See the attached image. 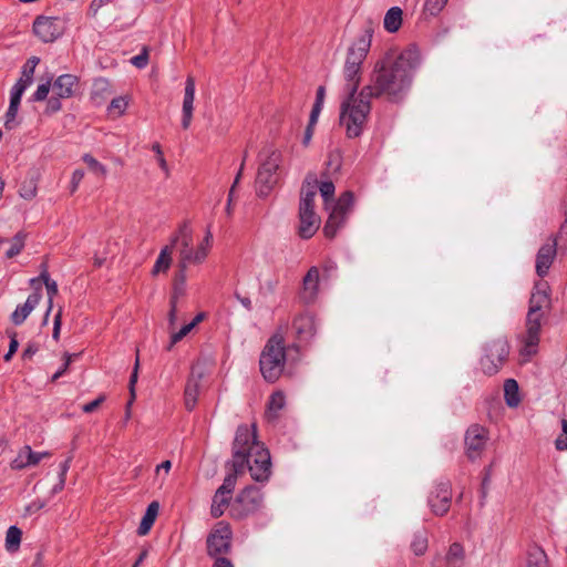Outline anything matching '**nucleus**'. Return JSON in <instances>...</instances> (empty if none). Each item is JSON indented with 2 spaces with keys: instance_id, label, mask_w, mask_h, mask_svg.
Returning a JSON list of instances; mask_svg holds the SVG:
<instances>
[{
  "instance_id": "nucleus-21",
  "label": "nucleus",
  "mask_w": 567,
  "mask_h": 567,
  "mask_svg": "<svg viewBox=\"0 0 567 567\" xmlns=\"http://www.w3.org/2000/svg\"><path fill=\"white\" fill-rule=\"evenodd\" d=\"M557 243L554 240L551 244L543 245L536 256V272L543 278L548 274V270L556 256Z\"/></svg>"
},
{
  "instance_id": "nucleus-19",
  "label": "nucleus",
  "mask_w": 567,
  "mask_h": 567,
  "mask_svg": "<svg viewBox=\"0 0 567 567\" xmlns=\"http://www.w3.org/2000/svg\"><path fill=\"white\" fill-rule=\"evenodd\" d=\"M194 100H195V80L193 76H188L185 82V92L183 100V116H182V126L184 130H187L190 126L194 111Z\"/></svg>"
},
{
  "instance_id": "nucleus-8",
  "label": "nucleus",
  "mask_w": 567,
  "mask_h": 567,
  "mask_svg": "<svg viewBox=\"0 0 567 567\" xmlns=\"http://www.w3.org/2000/svg\"><path fill=\"white\" fill-rule=\"evenodd\" d=\"M233 532L229 524L218 522L206 538L207 555L214 559L224 558L231 549Z\"/></svg>"
},
{
  "instance_id": "nucleus-57",
  "label": "nucleus",
  "mask_w": 567,
  "mask_h": 567,
  "mask_svg": "<svg viewBox=\"0 0 567 567\" xmlns=\"http://www.w3.org/2000/svg\"><path fill=\"white\" fill-rule=\"evenodd\" d=\"M327 166L329 169L338 171L341 166V157L339 152H331L329 154V159L327 162Z\"/></svg>"
},
{
  "instance_id": "nucleus-15",
  "label": "nucleus",
  "mask_w": 567,
  "mask_h": 567,
  "mask_svg": "<svg viewBox=\"0 0 567 567\" xmlns=\"http://www.w3.org/2000/svg\"><path fill=\"white\" fill-rule=\"evenodd\" d=\"M452 501V488L449 481L440 482L429 496V505L435 515H444L449 512Z\"/></svg>"
},
{
  "instance_id": "nucleus-22",
  "label": "nucleus",
  "mask_w": 567,
  "mask_h": 567,
  "mask_svg": "<svg viewBox=\"0 0 567 567\" xmlns=\"http://www.w3.org/2000/svg\"><path fill=\"white\" fill-rule=\"evenodd\" d=\"M319 287V270L317 267H311L302 281V291L300 298L306 303H311L315 301Z\"/></svg>"
},
{
  "instance_id": "nucleus-31",
  "label": "nucleus",
  "mask_w": 567,
  "mask_h": 567,
  "mask_svg": "<svg viewBox=\"0 0 567 567\" xmlns=\"http://www.w3.org/2000/svg\"><path fill=\"white\" fill-rule=\"evenodd\" d=\"M172 265V247H164L152 269V275L157 276L161 272H166Z\"/></svg>"
},
{
  "instance_id": "nucleus-64",
  "label": "nucleus",
  "mask_w": 567,
  "mask_h": 567,
  "mask_svg": "<svg viewBox=\"0 0 567 567\" xmlns=\"http://www.w3.org/2000/svg\"><path fill=\"white\" fill-rule=\"evenodd\" d=\"M555 447L558 451L567 450V434L564 432L555 440Z\"/></svg>"
},
{
  "instance_id": "nucleus-53",
  "label": "nucleus",
  "mask_w": 567,
  "mask_h": 567,
  "mask_svg": "<svg viewBox=\"0 0 567 567\" xmlns=\"http://www.w3.org/2000/svg\"><path fill=\"white\" fill-rule=\"evenodd\" d=\"M194 254L195 251L193 250L192 245H189L188 247L182 246L178 262H185V266L187 267L188 264L193 262Z\"/></svg>"
},
{
  "instance_id": "nucleus-13",
  "label": "nucleus",
  "mask_w": 567,
  "mask_h": 567,
  "mask_svg": "<svg viewBox=\"0 0 567 567\" xmlns=\"http://www.w3.org/2000/svg\"><path fill=\"white\" fill-rule=\"evenodd\" d=\"M488 440V431L480 425L472 424L465 432L464 443L466 456L470 461L477 460L485 450Z\"/></svg>"
},
{
  "instance_id": "nucleus-26",
  "label": "nucleus",
  "mask_w": 567,
  "mask_h": 567,
  "mask_svg": "<svg viewBox=\"0 0 567 567\" xmlns=\"http://www.w3.org/2000/svg\"><path fill=\"white\" fill-rule=\"evenodd\" d=\"M346 218L347 216L343 213L333 207L323 227L326 237L333 238L337 234V229L346 221Z\"/></svg>"
},
{
  "instance_id": "nucleus-28",
  "label": "nucleus",
  "mask_w": 567,
  "mask_h": 567,
  "mask_svg": "<svg viewBox=\"0 0 567 567\" xmlns=\"http://www.w3.org/2000/svg\"><path fill=\"white\" fill-rule=\"evenodd\" d=\"M402 10L399 7H392L388 10L384 17L383 25L384 29L390 32H396L402 24Z\"/></svg>"
},
{
  "instance_id": "nucleus-36",
  "label": "nucleus",
  "mask_w": 567,
  "mask_h": 567,
  "mask_svg": "<svg viewBox=\"0 0 567 567\" xmlns=\"http://www.w3.org/2000/svg\"><path fill=\"white\" fill-rule=\"evenodd\" d=\"M213 234L209 229H207L205 238L203 243L195 250L193 264H202L207 257L208 249L212 246Z\"/></svg>"
},
{
  "instance_id": "nucleus-23",
  "label": "nucleus",
  "mask_w": 567,
  "mask_h": 567,
  "mask_svg": "<svg viewBox=\"0 0 567 567\" xmlns=\"http://www.w3.org/2000/svg\"><path fill=\"white\" fill-rule=\"evenodd\" d=\"M79 80L73 74H62L52 84L54 95L62 99H69L74 94V87L78 85Z\"/></svg>"
},
{
  "instance_id": "nucleus-34",
  "label": "nucleus",
  "mask_w": 567,
  "mask_h": 567,
  "mask_svg": "<svg viewBox=\"0 0 567 567\" xmlns=\"http://www.w3.org/2000/svg\"><path fill=\"white\" fill-rule=\"evenodd\" d=\"M429 540L425 530L416 532L411 543V549L416 556H422L427 550Z\"/></svg>"
},
{
  "instance_id": "nucleus-48",
  "label": "nucleus",
  "mask_w": 567,
  "mask_h": 567,
  "mask_svg": "<svg viewBox=\"0 0 567 567\" xmlns=\"http://www.w3.org/2000/svg\"><path fill=\"white\" fill-rule=\"evenodd\" d=\"M8 333H9V338H10V343H9L8 352L3 357L4 361H7V362L12 359V357L14 355V353L17 352V350L19 348L17 332L12 331V332H8Z\"/></svg>"
},
{
  "instance_id": "nucleus-50",
  "label": "nucleus",
  "mask_w": 567,
  "mask_h": 567,
  "mask_svg": "<svg viewBox=\"0 0 567 567\" xmlns=\"http://www.w3.org/2000/svg\"><path fill=\"white\" fill-rule=\"evenodd\" d=\"M19 193L20 196L23 197L24 199H32L37 195V186L32 181H30L28 184L24 183L21 186Z\"/></svg>"
},
{
  "instance_id": "nucleus-35",
  "label": "nucleus",
  "mask_w": 567,
  "mask_h": 567,
  "mask_svg": "<svg viewBox=\"0 0 567 567\" xmlns=\"http://www.w3.org/2000/svg\"><path fill=\"white\" fill-rule=\"evenodd\" d=\"M25 238L27 235L23 231L17 233L10 241V247L6 251V257L11 259L18 256L24 247Z\"/></svg>"
},
{
  "instance_id": "nucleus-6",
  "label": "nucleus",
  "mask_w": 567,
  "mask_h": 567,
  "mask_svg": "<svg viewBox=\"0 0 567 567\" xmlns=\"http://www.w3.org/2000/svg\"><path fill=\"white\" fill-rule=\"evenodd\" d=\"M281 163V153L269 151L267 158L260 164L256 177V192L259 197H266L278 182L277 171Z\"/></svg>"
},
{
  "instance_id": "nucleus-29",
  "label": "nucleus",
  "mask_w": 567,
  "mask_h": 567,
  "mask_svg": "<svg viewBox=\"0 0 567 567\" xmlns=\"http://www.w3.org/2000/svg\"><path fill=\"white\" fill-rule=\"evenodd\" d=\"M504 399L509 408H516L520 403L518 383L514 379H507L504 383Z\"/></svg>"
},
{
  "instance_id": "nucleus-54",
  "label": "nucleus",
  "mask_w": 567,
  "mask_h": 567,
  "mask_svg": "<svg viewBox=\"0 0 567 567\" xmlns=\"http://www.w3.org/2000/svg\"><path fill=\"white\" fill-rule=\"evenodd\" d=\"M127 106V102L124 97H114L111 101V104L109 106L110 111H117V114L121 115L124 113L125 109Z\"/></svg>"
},
{
  "instance_id": "nucleus-16",
  "label": "nucleus",
  "mask_w": 567,
  "mask_h": 567,
  "mask_svg": "<svg viewBox=\"0 0 567 567\" xmlns=\"http://www.w3.org/2000/svg\"><path fill=\"white\" fill-rule=\"evenodd\" d=\"M292 328L300 342L310 341L317 332L315 317L310 313H301L297 316L292 321Z\"/></svg>"
},
{
  "instance_id": "nucleus-62",
  "label": "nucleus",
  "mask_w": 567,
  "mask_h": 567,
  "mask_svg": "<svg viewBox=\"0 0 567 567\" xmlns=\"http://www.w3.org/2000/svg\"><path fill=\"white\" fill-rule=\"evenodd\" d=\"M62 323V308H60L54 317V326H53V333L52 337L54 340L59 339L60 336V329Z\"/></svg>"
},
{
  "instance_id": "nucleus-61",
  "label": "nucleus",
  "mask_w": 567,
  "mask_h": 567,
  "mask_svg": "<svg viewBox=\"0 0 567 567\" xmlns=\"http://www.w3.org/2000/svg\"><path fill=\"white\" fill-rule=\"evenodd\" d=\"M152 150L156 153L157 155V161H158V164L161 166V168L165 172L168 171V167H167V163H166V159L164 158V155H163V152H162V148H161V145L158 143H154L153 146H152Z\"/></svg>"
},
{
  "instance_id": "nucleus-1",
  "label": "nucleus",
  "mask_w": 567,
  "mask_h": 567,
  "mask_svg": "<svg viewBox=\"0 0 567 567\" xmlns=\"http://www.w3.org/2000/svg\"><path fill=\"white\" fill-rule=\"evenodd\" d=\"M421 56L416 45L411 44L400 54L386 52L378 60L370 74V83L359 92L358 104L351 115L349 138L359 137L371 112V99L385 97L391 103H401L411 89L413 73Z\"/></svg>"
},
{
  "instance_id": "nucleus-9",
  "label": "nucleus",
  "mask_w": 567,
  "mask_h": 567,
  "mask_svg": "<svg viewBox=\"0 0 567 567\" xmlns=\"http://www.w3.org/2000/svg\"><path fill=\"white\" fill-rule=\"evenodd\" d=\"M377 27L378 21H374L371 18H368L364 21L362 33L348 49L346 58L347 64L362 66V63L370 51L373 32Z\"/></svg>"
},
{
  "instance_id": "nucleus-17",
  "label": "nucleus",
  "mask_w": 567,
  "mask_h": 567,
  "mask_svg": "<svg viewBox=\"0 0 567 567\" xmlns=\"http://www.w3.org/2000/svg\"><path fill=\"white\" fill-rule=\"evenodd\" d=\"M204 372L197 367L192 368L190 375L186 382L184 396H185V406L188 411H192L196 403L199 393V385L203 379Z\"/></svg>"
},
{
  "instance_id": "nucleus-14",
  "label": "nucleus",
  "mask_w": 567,
  "mask_h": 567,
  "mask_svg": "<svg viewBox=\"0 0 567 567\" xmlns=\"http://www.w3.org/2000/svg\"><path fill=\"white\" fill-rule=\"evenodd\" d=\"M543 310L529 308L526 318V337L523 354L532 355L536 352L542 329Z\"/></svg>"
},
{
  "instance_id": "nucleus-56",
  "label": "nucleus",
  "mask_w": 567,
  "mask_h": 567,
  "mask_svg": "<svg viewBox=\"0 0 567 567\" xmlns=\"http://www.w3.org/2000/svg\"><path fill=\"white\" fill-rule=\"evenodd\" d=\"M177 320V301L175 298L169 299V312H168V326L169 329H174Z\"/></svg>"
},
{
  "instance_id": "nucleus-18",
  "label": "nucleus",
  "mask_w": 567,
  "mask_h": 567,
  "mask_svg": "<svg viewBox=\"0 0 567 567\" xmlns=\"http://www.w3.org/2000/svg\"><path fill=\"white\" fill-rule=\"evenodd\" d=\"M42 298L41 287L37 286L34 291L29 295L27 301L22 306H18L17 309L11 315V321L16 326H20L24 322L28 316L33 311V309L39 305Z\"/></svg>"
},
{
  "instance_id": "nucleus-27",
  "label": "nucleus",
  "mask_w": 567,
  "mask_h": 567,
  "mask_svg": "<svg viewBox=\"0 0 567 567\" xmlns=\"http://www.w3.org/2000/svg\"><path fill=\"white\" fill-rule=\"evenodd\" d=\"M159 505L157 502H152L147 508L146 512L141 520V524L138 526V535H146L151 527L153 526L156 516L158 514Z\"/></svg>"
},
{
  "instance_id": "nucleus-49",
  "label": "nucleus",
  "mask_w": 567,
  "mask_h": 567,
  "mask_svg": "<svg viewBox=\"0 0 567 567\" xmlns=\"http://www.w3.org/2000/svg\"><path fill=\"white\" fill-rule=\"evenodd\" d=\"M79 354H70L68 352L64 353V363L63 365L52 375L51 381L55 382L59 378H61L69 369L70 363L73 358L78 357Z\"/></svg>"
},
{
  "instance_id": "nucleus-55",
  "label": "nucleus",
  "mask_w": 567,
  "mask_h": 567,
  "mask_svg": "<svg viewBox=\"0 0 567 567\" xmlns=\"http://www.w3.org/2000/svg\"><path fill=\"white\" fill-rule=\"evenodd\" d=\"M106 396L104 394L99 395L92 402H89L82 406V411L84 413H93L100 405L105 401Z\"/></svg>"
},
{
  "instance_id": "nucleus-45",
  "label": "nucleus",
  "mask_w": 567,
  "mask_h": 567,
  "mask_svg": "<svg viewBox=\"0 0 567 567\" xmlns=\"http://www.w3.org/2000/svg\"><path fill=\"white\" fill-rule=\"evenodd\" d=\"M449 0H425L424 11L431 16H436L442 11Z\"/></svg>"
},
{
  "instance_id": "nucleus-63",
  "label": "nucleus",
  "mask_w": 567,
  "mask_h": 567,
  "mask_svg": "<svg viewBox=\"0 0 567 567\" xmlns=\"http://www.w3.org/2000/svg\"><path fill=\"white\" fill-rule=\"evenodd\" d=\"M39 351V344L35 342H29L27 348L22 352V359H31Z\"/></svg>"
},
{
  "instance_id": "nucleus-30",
  "label": "nucleus",
  "mask_w": 567,
  "mask_h": 567,
  "mask_svg": "<svg viewBox=\"0 0 567 567\" xmlns=\"http://www.w3.org/2000/svg\"><path fill=\"white\" fill-rule=\"evenodd\" d=\"M177 271L174 276V285L173 292L171 298H175L177 301L179 297L185 295V284H186V269L185 262H178Z\"/></svg>"
},
{
  "instance_id": "nucleus-40",
  "label": "nucleus",
  "mask_w": 567,
  "mask_h": 567,
  "mask_svg": "<svg viewBox=\"0 0 567 567\" xmlns=\"http://www.w3.org/2000/svg\"><path fill=\"white\" fill-rule=\"evenodd\" d=\"M353 203H354L353 193L350 190H347L341 194L334 208L338 209L339 212L343 213L347 216L349 214V212L351 210Z\"/></svg>"
},
{
  "instance_id": "nucleus-4",
  "label": "nucleus",
  "mask_w": 567,
  "mask_h": 567,
  "mask_svg": "<svg viewBox=\"0 0 567 567\" xmlns=\"http://www.w3.org/2000/svg\"><path fill=\"white\" fill-rule=\"evenodd\" d=\"M286 363L285 338L281 333H274L264 347L259 367L264 379L274 383L281 375Z\"/></svg>"
},
{
  "instance_id": "nucleus-37",
  "label": "nucleus",
  "mask_w": 567,
  "mask_h": 567,
  "mask_svg": "<svg viewBox=\"0 0 567 567\" xmlns=\"http://www.w3.org/2000/svg\"><path fill=\"white\" fill-rule=\"evenodd\" d=\"M464 558V549L460 543H453L447 551L446 561L450 567H460L454 566V564L462 563Z\"/></svg>"
},
{
  "instance_id": "nucleus-47",
  "label": "nucleus",
  "mask_w": 567,
  "mask_h": 567,
  "mask_svg": "<svg viewBox=\"0 0 567 567\" xmlns=\"http://www.w3.org/2000/svg\"><path fill=\"white\" fill-rule=\"evenodd\" d=\"M178 237L182 239V246L188 247L192 245L193 237H192V230L188 227V224L185 221L178 228Z\"/></svg>"
},
{
  "instance_id": "nucleus-32",
  "label": "nucleus",
  "mask_w": 567,
  "mask_h": 567,
  "mask_svg": "<svg viewBox=\"0 0 567 567\" xmlns=\"http://www.w3.org/2000/svg\"><path fill=\"white\" fill-rule=\"evenodd\" d=\"M286 404V398L284 392L276 391L274 392L267 404V415L269 419H276L278 416L279 411L284 409Z\"/></svg>"
},
{
  "instance_id": "nucleus-12",
  "label": "nucleus",
  "mask_w": 567,
  "mask_h": 567,
  "mask_svg": "<svg viewBox=\"0 0 567 567\" xmlns=\"http://www.w3.org/2000/svg\"><path fill=\"white\" fill-rule=\"evenodd\" d=\"M32 28L33 33L44 43L54 42L65 31L64 22L56 17L39 16Z\"/></svg>"
},
{
  "instance_id": "nucleus-42",
  "label": "nucleus",
  "mask_w": 567,
  "mask_h": 567,
  "mask_svg": "<svg viewBox=\"0 0 567 567\" xmlns=\"http://www.w3.org/2000/svg\"><path fill=\"white\" fill-rule=\"evenodd\" d=\"M45 288H47V292H48V310H47V313L44 316V319H43V323L45 324L48 322V318H49V315H50V311L53 307V298L58 295V285L54 280L50 281V282H47L45 285Z\"/></svg>"
},
{
  "instance_id": "nucleus-52",
  "label": "nucleus",
  "mask_w": 567,
  "mask_h": 567,
  "mask_svg": "<svg viewBox=\"0 0 567 567\" xmlns=\"http://www.w3.org/2000/svg\"><path fill=\"white\" fill-rule=\"evenodd\" d=\"M131 62H132L133 65H135L138 69L145 68L147 65V63H148V52H147V49L144 48L143 51L140 54H137L134 58H132Z\"/></svg>"
},
{
  "instance_id": "nucleus-25",
  "label": "nucleus",
  "mask_w": 567,
  "mask_h": 567,
  "mask_svg": "<svg viewBox=\"0 0 567 567\" xmlns=\"http://www.w3.org/2000/svg\"><path fill=\"white\" fill-rule=\"evenodd\" d=\"M525 567H549L545 550L537 545L530 546L527 551Z\"/></svg>"
},
{
  "instance_id": "nucleus-2",
  "label": "nucleus",
  "mask_w": 567,
  "mask_h": 567,
  "mask_svg": "<svg viewBox=\"0 0 567 567\" xmlns=\"http://www.w3.org/2000/svg\"><path fill=\"white\" fill-rule=\"evenodd\" d=\"M231 465V472L224 478L223 484L217 488L218 496H230L237 476L249 471L251 478L256 482H266L271 474V457L269 451L258 442L256 424L251 430L241 424L237 427L233 442V460L227 463Z\"/></svg>"
},
{
  "instance_id": "nucleus-46",
  "label": "nucleus",
  "mask_w": 567,
  "mask_h": 567,
  "mask_svg": "<svg viewBox=\"0 0 567 567\" xmlns=\"http://www.w3.org/2000/svg\"><path fill=\"white\" fill-rule=\"evenodd\" d=\"M52 89L51 79H49L45 83H42L38 86L37 91L32 95V101L40 102L47 100L50 90Z\"/></svg>"
},
{
  "instance_id": "nucleus-10",
  "label": "nucleus",
  "mask_w": 567,
  "mask_h": 567,
  "mask_svg": "<svg viewBox=\"0 0 567 567\" xmlns=\"http://www.w3.org/2000/svg\"><path fill=\"white\" fill-rule=\"evenodd\" d=\"M34 69L25 65L22 66L21 78L13 85L10 93V104L6 113L4 126L7 130H12L16 126V116L21 102V96L27 87L33 82Z\"/></svg>"
},
{
  "instance_id": "nucleus-33",
  "label": "nucleus",
  "mask_w": 567,
  "mask_h": 567,
  "mask_svg": "<svg viewBox=\"0 0 567 567\" xmlns=\"http://www.w3.org/2000/svg\"><path fill=\"white\" fill-rule=\"evenodd\" d=\"M22 530L17 526H10L6 535V549L16 553L20 548Z\"/></svg>"
},
{
  "instance_id": "nucleus-58",
  "label": "nucleus",
  "mask_w": 567,
  "mask_h": 567,
  "mask_svg": "<svg viewBox=\"0 0 567 567\" xmlns=\"http://www.w3.org/2000/svg\"><path fill=\"white\" fill-rule=\"evenodd\" d=\"M111 2V0H92L87 10V14L91 17H96L99 10Z\"/></svg>"
},
{
  "instance_id": "nucleus-43",
  "label": "nucleus",
  "mask_w": 567,
  "mask_h": 567,
  "mask_svg": "<svg viewBox=\"0 0 567 567\" xmlns=\"http://www.w3.org/2000/svg\"><path fill=\"white\" fill-rule=\"evenodd\" d=\"M194 329V327L192 326V323H187L185 324L184 327H182V329L177 332H174L172 333L171 336V341H169V344L167 346V351H171L172 348L177 343L179 342L181 340H183V338H185L192 330Z\"/></svg>"
},
{
  "instance_id": "nucleus-7",
  "label": "nucleus",
  "mask_w": 567,
  "mask_h": 567,
  "mask_svg": "<svg viewBox=\"0 0 567 567\" xmlns=\"http://www.w3.org/2000/svg\"><path fill=\"white\" fill-rule=\"evenodd\" d=\"M509 343L506 337H498L485 346V355L481 359V367L485 374H496L509 355Z\"/></svg>"
},
{
  "instance_id": "nucleus-3",
  "label": "nucleus",
  "mask_w": 567,
  "mask_h": 567,
  "mask_svg": "<svg viewBox=\"0 0 567 567\" xmlns=\"http://www.w3.org/2000/svg\"><path fill=\"white\" fill-rule=\"evenodd\" d=\"M318 179L316 174L308 173L301 189L299 203V236L311 238L320 226V218L315 212V197L317 195Z\"/></svg>"
},
{
  "instance_id": "nucleus-38",
  "label": "nucleus",
  "mask_w": 567,
  "mask_h": 567,
  "mask_svg": "<svg viewBox=\"0 0 567 567\" xmlns=\"http://www.w3.org/2000/svg\"><path fill=\"white\" fill-rule=\"evenodd\" d=\"M229 499L230 496L228 495L218 496L217 492L215 493L210 507V514L214 518H218L224 514L226 506L229 504Z\"/></svg>"
},
{
  "instance_id": "nucleus-5",
  "label": "nucleus",
  "mask_w": 567,
  "mask_h": 567,
  "mask_svg": "<svg viewBox=\"0 0 567 567\" xmlns=\"http://www.w3.org/2000/svg\"><path fill=\"white\" fill-rule=\"evenodd\" d=\"M343 75L346 79L344 92L346 99L340 105V124L346 127L347 136L349 137V126H351V115L358 104L359 93L358 89L361 81V66L347 64L344 62Z\"/></svg>"
},
{
  "instance_id": "nucleus-44",
  "label": "nucleus",
  "mask_w": 567,
  "mask_h": 567,
  "mask_svg": "<svg viewBox=\"0 0 567 567\" xmlns=\"http://www.w3.org/2000/svg\"><path fill=\"white\" fill-rule=\"evenodd\" d=\"M246 157H247V153L245 152L243 162H241L240 167H239V171H238V173H237V175L235 177V181H234V183H233V185H231V187L229 189L228 204H227V208H226L228 215H230V210H231L230 205H231V202H233V198H234L235 188H236V186L238 185V183H239V181L241 178Z\"/></svg>"
},
{
  "instance_id": "nucleus-20",
  "label": "nucleus",
  "mask_w": 567,
  "mask_h": 567,
  "mask_svg": "<svg viewBox=\"0 0 567 567\" xmlns=\"http://www.w3.org/2000/svg\"><path fill=\"white\" fill-rule=\"evenodd\" d=\"M549 285L545 280H538L534 285V291L529 299V308L537 310L549 309L551 305Z\"/></svg>"
},
{
  "instance_id": "nucleus-11",
  "label": "nucleus",
  "mask_w": 567,
  "mask_h": 567,
  "mask_svg": "<svg viewBox=\"0 0 567 567\" xmlns=\"http://www.w3.org/2000/svg\"><path fill=\"white\" fill-rule=\"evenodd\" d=\"M264 502V495L260 488L249 485L245 487L236 497L233 506L234 515L238 518L246 517L257 512Z\"/></svg>"
},
{
  "instance_id": "nucleus-39",
  "label": "nucleus",
  "mask_w": 567,
  "mask_h": 567,
  "mask_svg": "<svg viewBox=\"0 0 567 567\" xmlns=\"http://www.w3.org/2000/svg\"><path fill=\"white\" fill-rule=\"evenodd\" d=\"M138 369H140V350L136 349L135 363H134V368H133L132 374L130 377V382H128V390H130L128 406L133 404V402L136 398L135 384L138 379Z\"/></svg>"
},
{
  "instance_id": "nucleus-59",
  "label": "nucleus",
  "mask_w": 567,
  "mask_h": 567,
  "mask_svg": "<svg viewBox=\"0 0 567 567\" xmlns=\"http://www.w3.org/2000/svg\"><path fill=\"white\" fill-rule=\"evenodd\" d=\"M61 99L62 97H59L58 95H53L52 97H50L48 100L47 112L55 113V112L60 111L62 107L61 102H60Z\"/></svg>"
},
{
  "instance_id": "nucleus-51",
  "label": "nucleus",
  "mask_w": 567,
  "mask_h": 567,
  "mask_svg": "<svg viewBox=\"0 0 567 567\" xmlns=\"http://www.w3.org/2000/svg\"><path fill=\"white\" fill-rule=\"evenodd\" d=\"M319 189L324 202H328L334 195V185L331 181L322 182Z\"/></svg>"
},
{
  "instance_id": "nucleus-60",
  "label": "nucleus",
  "mask_w": 567,
  "mask_h": 567,
  "mask_svg": "<svg viewBox=\"0 0 567 567\" xmlns=\"http://www.w3.org/2000/svg\"><path fill=\"white\" fill-rule=\"evenodd\" d=\"M71 460H72V456H69L63 463H61L60 465V489H62L64 487V483H65V475L70 468V463H71Z\"/></svg>"
},
{
  "instance_id": "nucleus-24",
  "label": "nucleus",
  "mask_w": 567,
  "mask_h": 567,
  "mask_svg": "<svg viewBox=\"0 0 567 567\" xmlns=\"http://www.w3.org/2000/svg\"><path fill=\"white\" fill-rule=\"evenodd\" d=\"M37 464H39V456H35V452L32 451L31 446L24 445L19 451L17 457L10 463V467L14 471H20Z\"/></svg>"
},
{
  "instance_id": "nucleus-41",
  "label": "nucleus",
  "mask_w": 567,
  "mask_h": 567,
  "mask_svg": "<svg viewBox=\"0 0 567 567\" xmlns=\"http://www.w3.org/2000/svg\"><path fill=\"white\" fill-rule=\"evenodd\" d=\"M83 162L87 165L89 169L97 175L104 177L107 173V169L104 165H102L97 159H95L92 155L85 154L83 156Z\"/></svg>"
}]
</instances>
